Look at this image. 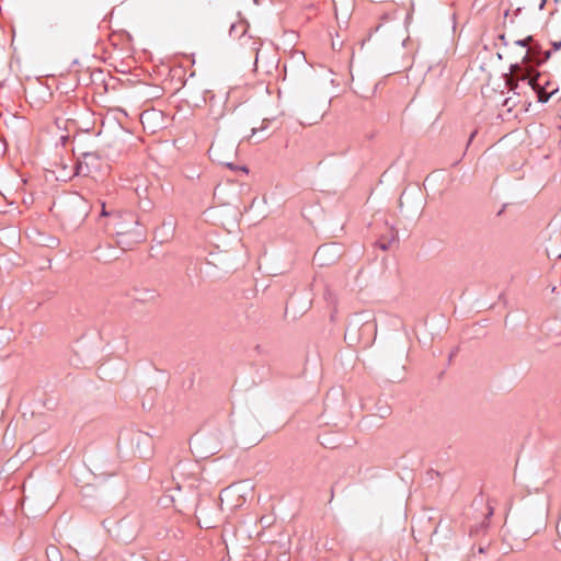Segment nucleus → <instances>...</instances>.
Wrapping results in <instances>:
<instances>
[{
    "mask_svg": "<svg viewBox=\"0 0 561 561\" xmlns=\"http://www.w3.org/2000/svg\"><path fill=\"white\" fill-rule=\"evenodd\" d=\"M46 553L50 561H60L61 560L60 553L56 547L48 548Z\"/></svg>",
    "mask_w": 561,
    "mask_h": 561,
    "instance_id": "obj_4",
    "label": "nucleus"
},
{
    "mask_svg": "<svg viewBox=\"0 0 561 561\" xmlns=\"http://www.w3.org/2000/svg\"><path fill=\"white\" fill-rule=\"evenodd\" d=\"M140 437H141V438H144V439H145V440H147V442L149 440V437H148V436H146V435H140Z\"/></svg>",
    "mask_w": 561,
    "mask_h": 561,
    "instance_id": "obj_10",
    "label": "nucleus"
},
{
    "mask_svg": "<svg viewBox=\"0 0 561 561\" xmlns=\"http://www.w3.org/2000/svg\"><path fill=\"white\" fill-rule=\"evenodd\" d=\"M266 122H268V119H263L262 121V125L260 127V130H263L266 128ZM259 130V128H252V134H251V137L255 135V133Z\"/></svg>",
    "mask_w": 561,
    "mask_h": 561,
    "instance_id": "obj_5",
    "label": "nucleus"
},
{
    "mask_svg": "<svg viewBox=\"0 0 561 561\" xmlns=\"http://www.w3.org/2000/svg\"><path fill=\"white\" fill-rule=\"evenodd\" d=\"M208 152L214 161L232 168L233 159L237 153V146L233 141L219 139L211 144Z\"/></svg>",
    "mask_w": 561,
    "mask_h": 561,
    "instance_id": "obj_2",
    "label": "nucleus"
},
{
    "mask_svg": "<svg viewBox=\"0 0 561 561\" xmlns=\"http://www.w3.org/2000/svg\"><path fill=\"white\" fill-rule=\"evenodd\" d=\"M252 492V486L247 483H237L226 488L220 494L221 504L229 508L240 507L245 503L247 496Z\"/></svg>",
    "mask_w": 561,
    "mask_h": 561,
    "instance_id": "obj_1",
    "label": "nucleus"
},
{
    "mask_svg": "<svg viewBox=\"0 0 561 561\" xmlns=\"http://www.w3.org/2000/svg\"><path fill=\"white\" fill-rule=\"evenodd\" d=\"M322 253H323V250H322V249H319V250L316 252L314 257H316V259H318V260H320V259H321Z\"/></svg>",
    "mask_w": 561,
    "mask_h": 561,
    "instance_id": "obj_9",
    "label": "nucleus"
},
{
    "mask_svg": "<svg viewBox=\"0 0 561 561\" xmlns=\"http://www.w3.org/2000/svg\"><path fill=\"white\" fill-rule=\"evenodd\" d=\"M546 3V0H535L534 5H537L539 9H542Z\"/></svg>",
    "mask_w": 561,
    "mask_h": 561,
    "instance_id": "obj_6",
    "label": "nucleus"
},
{
    "mask_svg": "<svg viewBox=\"0 0 561 561\" xmlns=\"http://www.w3.org/2000/svg\"><path fill=\"white\" fill-rule=\"evenodd\" d=\"M518 81H525L527 85L534 90L538 88L537 76H533L531 69L524 65H514L511 68V73L506 82L511 90H515L518 85Z\"/></svg>",
    "mask_w": 561,
    "mask_h": 561,
    "instance_id": "obj_3",
    "label": "nucleus"
},
{
    "mask_svg": "<svg viewBox=\"0 0 561 561\" xmlns=\"http://www.w3.org/2000/svg\"><path fill=\"white\" fill-rule=\"evenodd\" d=\"M101 206H102V213H101V215H102V216H108V213H107V211H106V209H105V203H104V202H102Z\"/></svg>",
    "mask_w": 561,
    "mask_h": 561,
    "instance_id": "obj_7",
    "label": "nucleus"
},
{
    "mask_svg": "<svg viewBox=\"0 0 561 561\" xmlns=\"http://www.w3.org/2000/svg\"><path fill=\"white\" fill-rule=\"evenodd\" d=\"M530 41V37H527L526 39H523V41H518L517 43L519 45H522L523 47H525L527 45V42Z\"/></svg>",
    "mask_w": 561,
    "mask_h": 561,
    "instance_id": "obj_8",
    "label": "nucleus"
}]
</instances>
